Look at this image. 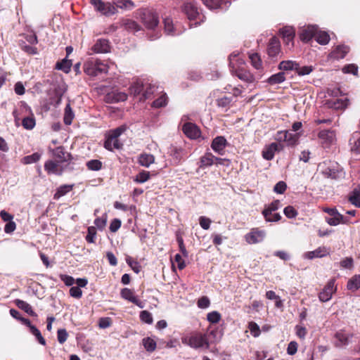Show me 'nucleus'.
<instances>
[{
    "mask_svg": "<svg viewBox=\"0 0 360 360\" xmlns=\"http://www.w3.org/2000/svg\"><path fill=\"white\" fill-rule=\"evenodd\" d=\"M181 342L195 349L206 350L210 348V340L207 334L200 332H192L184 335L181 338Z\"/></svg>",
    "mask_w": 360,
    "mask_h": 360,
    "instance_id": "f257e3e1",
    "label": "nucleus"
},
{
    "mask_svg": "<svg viewBox=\"0 0 360 360\" xmlns=\"http://www.w3.org/2000/svg\"><path fill=\"white\" fill-rule=\"evenodd\" d=\"M245 61L238 57V54L233 53L229 56V65L235 71L236 76L242 81L251 83L255 81L254 75L250 71L244 70Z\"/></svg>",
    "mask_w": 360,
    "mask_h": 360,
    "instance_id": "f03ea898",
    "label": "nucleus"
},
{
    "mask_svg": "<svg viewBox=\"0 0 360 360\" xmlns=\"http://www.w3.org/2000/svg\"><path fill=\"white\" fill-rule=\"evenodd\" d=\"M108 71V65L99 60H89L84 64V72L91 77H96L99 75L107 73Z\"/></svg>",
    "mask_w": 360,
    "mask_h": 360,
    "instance_id": "7ed1b4c3",
    "label": "nucleus"
},
{
    "mask_svg": "<svg viewBox=\"0 0 360 360\" xmlns=\"http://www.w3.org/2000/svg\"><path fill=\"white\" fill-rule=\"evenodd\" d=\"M318 170L326 178H330L332 179H337L342 174V171L339 169L337 165L330 161H324L319 163Z\"/></svg>",
    "mask_w": 360,
    "mask_h": 360,
    "instance_id": "20e7f679",
    "label": "nucleus"
},
{
    "mask_svg": "<svg viewBox=\"0 0 360 360\" xmlns=\"http://www.w3.org/2000/svg\"><path fill=\"white\" fill-rule=\"evenodd\" d=\"M94 9L105 16H110L117 13V8L110 2L103 0H91Z\"/></svg>",
    "mask_w": 360,
    "mask_h": 360,
    "instance_id": "39448f33",
    "label": "nucleus"
},
{
    "mask_svg": "<svg viewBox=\"0 0 360 360\" xmlns=\"http://www.w3.org/2000/svg\"><path fill=\"white\" fill-rule=\"evenodd\" d=\"M141 21L148 30H154L159 23L157 13L151 10H144L141 15Z\"/></svg>",
    "mask_w": 360,
    "mask_h": 360,
    "instance_id": "423d86ee",
    "label": "nucleus"
},
{
    "mask_svg": "<svg viewBox=\"0 0 360 360\" xmlns=\"http://www.w3.org/2000/svg\"><path fill=\"white\" fill-rule=\"evenodd\" d=\"M318 138L321 145L325 148H328L335 143L336 134L333 130L323 129L319 132Z\"/></svg>",
    "mask_w": 360,
    "mask_h": 360,
    "instance_id": "0eeeda50",
    "label": "nucleus"
},
{
    "mask_svg": "<svg viewBox=\"0 0 360 360\" xmlns=\"http://www.w3.org/2000/svg\"><path fill=\"white\" fill-rule=\"evenodd\" d=\"M182 9L189 20L196 19L198 18L200 19V22L195 23V26L200 25L201 22H203L205 17L202 16L201 18L197 7L195 6L193 1L185 3L184 4Z\"/></svg>",
    "mask_w": 360,
    "mask_h": 360,
    "instance_id": "6e6552de",
    "label": "nucleus"
},
{
    "mask_svg": "<svg viewBox=\"0 0 360 360\" xmlns=\"http://www.w3.org/2000/svg\"><path fill=\"white\" fill-rule=\"evenodd\" d=\"M349 47L346 45H338L333 48L328 56V60L335 61L345 58L349 52Z\"/></svg>",
    "mask_w": 360,
    "mask_h": 360,
    "instance_id": "1a4fd4ad",
    "label": "nucleus"
},
{
    "mask_svg": "<svg viewBox=\"0 0 360 360\" xmlns=\"http://www.w3.org/2000/svg\"><path fill=\"white\" fill-rule=\"evenodd\" d=\"M265 236L266 231L264 230L255 228L252 229L250 232L247 233L245 236V238L248 243L255 244L263 241Z\"/></svg>",
    "mask_w": 360,
    "mask_h": 360,
    "instance_id": "9d476101",
    "label": "nucleus"
},
{
    "mask_svg": "<svg viewBox=\"0 0 360 360\" xmlns=\"http://www.w3.org/2000/svg\"><path fill=\"white\" fill-rule=\"evenodd\" d=\"M326 222L330 226H338L342 224H349L351 223L349 217L343 216L335 208L330 217L326 218Z\"/></svg>",
    "mask_w": 360,
    "mask_h": 360,
    "instance_id": "9b49d317",
    "label": "nucleus"
},
{
    "mask_svg": "<svg viewBox=\"0 0 360 360\" xmlns=\"http://www.w3.org/2000/svg\"><path fill=\"white\" fill-rule=\"evenodd\" d=\"M336 291L335 285V280H330L326 285L323 288L322 291L319 295V298L321 302H326L329 301L333 296V294Z\"/></svg>",
    "mask_w": 360,
    "mask_h": 360,
    "instance_id": "f8f14e48",
    "label": "nucleus"
},
{
    "mask_svg": "<svg viewBox=\"0 0 360 360\" xmlns=\"http://www.w3.org/2000/svg\"><path fill=\"white\" fill-rule=\"evenodd\" d=\"M298 134H293L288 131H281L276 134V139L279 142H285L288 146H294L298 141Z\"/></svg>",
    "mask_w": 360,
    "mask_h": 360,
    "instance_id": "ddd939ff",
    "label": "nucleus"
},
{
    "mask_svg": "<svg viewBox=\"0 0 360 360\" xmlns=\"http://www.w3.org/2000/svg\"><path fill=\"white\" fill-rule=\"evenodd\" d=\"M62 165L57 160H48L44 164V169L49 174L60 175L64 169Z\"/></svg>",
    "mask_w": 360,
    "mask_h": 360,
    "instance_id": "4468645a",
    "label": "nucleus"
},
{
    "mask_svg": "<svg viewBox=\"0 0 360 360\" xmlns=\"http://www.w3.org/2000/svg\"><path fill=\"white\" fill-rule=\"evenodd\" d=\"M120 295L123 299L132 302L133 304L138 306L139 308L142 309L144 307L143 302L139 300L136 297V296L134 295V292L132 290L127 288H123L121 290Z\"/></svg>",
    "mask_w": 360,
    "mask_h": 360,
    "instance_id": "2eb2a0df",
    "label": "nucleus"
},
{
    "mask_svg": "<svg viewBox=\"0 0 360 360\" xmlns=\"http://www.w3.org/2000/svg\"><path fill=\"white\" fill-rule=\"evenodd\" d=\"M182 129L185 135L191 139H195L200 137V129L196 124L193 123H185L183 126Z\"/></svg>",
    "mask_w": 360,
    "mask_h": 360,
    "instance_id": "dca6fc26",
    "label": "nucleus"
},
{
    "mask_svg": "<svg viewBox=\"0 0 360 360\" xmlns=\"http://www.w3.org/2000/svg\"><path fill=\"white\" fill-rule=\"evenodd\" d=\"M227 145L226 139L221 136L214 138L212 142V149L219 155H224L225 148Z\"/></svg>",
    "mask_w": 360,
    "mask_h": 360,
    "instance_id": "f3484780",
    "label": "nucleus"
},
{
    "mask_svg": "<svg viewBox=\"0 0 360 360\" xmlns=\"http://www.w3.org/2000/svg\"><path fill=\"white\" fill-rule=\"evenodd\" d=\"M165 32L168 35H178L183 32L179 30L178 25H174L173 20L170 18L164 19Z\"/></svg>",
    "mask_w": 360,
    "mask_h": 360,
    "instance_id": "a211bd4d",
    "label": "nucleus"
},
{
    "mask_svg": "<svg viewBox=\"0 0 360 360\" xmlns=\"http://www.w3.org/2000/svg\"><path fill=\"white\" fill-rule=\"evenodd\" d=\"M329 255L328 248L323 246L319 247L313 251L307 252L304 254V258L307 259H313L314 258H321Z\"/></svg>",
    "mask_w": 360,
    "mask_h": 360,
    "instance_id": "6ab92c4d",
    "label": "nucleus"
},
{
    "mask_svg": "<svg viewBox=\"0 0 360 360\" xmlns=\"http://www.w3.org/2000/svg\"><path fill=\"white\" fill-rule=\"evenodd\" d=\"M317 30L318 27L316 25H308L304 27L300 33L301 40L303 41H310L313 37H315Z\"/></svg>",
    "mask_w": 360,
    "mask_h": 360,
    "instance_id": "aec40b11",
    "label": "nucleus"
},
{
    "mask_svg": "<svg viewBox=\"0 0 360 360\" xmlns=\"http://www.w3.org/2000/svg\"><path fill=\"white\" fill-rule=\"evenodd\" d=\"M92 51L96 53H105L110 51V45L107 39H98L92 47Z\"/></svg>",
    "mask_w": 360,
    "mask_h": 360,
    "instance_id": "412c9836",
    "label": "nucleus"
},
{
    "mask_svg": "<svg viewBox=\"0 0 360 360\" xmlns=\"http://www.w3.org/2000/svg\"><path fill=\"white\" fill-rule=\"evenodd\" d=\"M335 338L336 346L342 347L349 343V340L352 338V334L346 333L345 330H340L335 333Z\"/></svg>",
    "mask_w": 360,
    "mask_h": 360,
    "instance_id": "4be33fe9",
    "label": "nucleus"
},
{
    "mask_svg": "<svg viewBox=\"0 0 360 360\" xmlns=\"http://www.w3.org/2000/svg\"><path fill=\"white\" fill-rule=\"evenodd\" d=\"M104 147L108 150L112 151L114 149H120L122 147L118 139L114 138L109 134L106 136V139L104 143Z\"/></svg>",
    "mask_w": 360,
    "mask_h": 360,
    "instance_id": "5701e85b",
    "label": "nucleus"
},
{
    "mask_svg": "<svg viewBox=\"0 0 360 360\" xmlns=\"http://www.w3.org/2000/svg\"><path fill=\"white\" fill-rule=\"evenodd\" d=\"M281 146L276 143H271L267 146L262 152V156L265 160H271L274 158L275 153L280 150Z\"/></svg>",
    "mask_w": 360,
    "mask_h": 360,
    "instance_id": "b1692460",
    "label": "nucleus"
},
{
    "mask_svg": "<svg viewBox=\"0 0 360 360\" xmlns=\"http://www.w3.org/2000/svg\"><path fill=\"white\" fill-rule=\"evenodd\" d=\"M53 156L57 158V161L64 163L70 159V154L66 152L63 147L60 146L52 150Z\"/></svg>",
    "mask_w": 360,
    "mask_h": 360,
    "instance_id": "393cba45",
    "label": "nucleus"
},
{
    "mask_svg": "<svg viewBox=\"0 0 360 360\" xmlns=\"http://www.w3.org/2000/svg\"><path fill=\"white\" fill-rule=\"evenodd\" d=\"M215 156L212 153H205L200 158L199 162V168L205 169L211 167L214 164Z\"/></svg>",
    "mask_w": 360,
    "mask_h": 360,
    "instance_id": "a878e982",
    "label": "nucleus"
},
{
    "mask_svg": "<svg viewBox=\"0 0 360 360\" xmlns=\"http://www.w3.org/2000/svg\"><path fill=\"white\" fill-rule=\"evenodd\" d=\"M281 51L280 42L276 37H272L268 46V54L271 57H276Z\"/></svg>",
    "mask_w": 360,
    "mask_h": 360,
    "instance_id": "bb28decb",
    "label": "nucleus"
},
{
    "mask_svg": "<svg viewBox=\"0 0 360 360\" xmlns=\"http://www.w3.org/2000/svg\"><path fill=\"white\" fill-rule=\"evenodd\" d=\"M155 162V157L152 154L142 153L138 158V162L140 165L149 167Z\"/></svg>",
    "mask_w": 360,
    "mask_h": 360,
    "instance_id": "cd10ccee",
    "label": "nucleus"
},
{
    "mask_svg": "<svg viewBox=\"0 0 360 360\" xmlns=\"http://www.w3.org/2000/svg\"><path fill=\"white\" fill-rule=\"evenodd\" d=\"M203 4L210 9H216L219 7L227 8L230 4L229 2L225 1L223 6L222 0H202Z\"/></svg>",
    "mask_w": 360,
    "mask_h": 360,
    "instance_id": "c85d7f7f",
    "label": "nucleus"
},
{
    "mask_svg": "<svg viewBox=\"0 0 360 360\" xmlns=\"http://www.w3.org/2000/svg\"><path fill=\"white\" fill-rule=\"evenodd\" d=\"M330 36L326 31L317 30L315 35L316 41L321 45H326L330 41Z\"/></svg>",
    "mask_w": 360,
    "mask_h": 360,
    "instance_id": "c756f323",
    "label": "nucleus"
},
{
    "mask_svg": "<svg viewBox=\"0 0 360 360\" xmlns=\"http://www.w3.org/2000/svg\"><path fill=\"white\" fill-rule=\"evenodd\" d=\"M15 303L18 308L24 310L29 315L32 316H37L36 313L32 310L30 304H29L27 302L18 299L15 300Z\"/></svg>",
    "mask_w": 360,
    "mask_h": 360,
    "instance_id": "7c9ffc66",
    "label": "nucleus"
},
{
    "mask_svg": "<svg viewBox=\"0 0 360 360\" xmlns=\"http://www.w3.org/2000/svg\"><path fill=\"white\" fill-rule=\"evenodd\" d=\"M348 100L347 99H339L336 98L333 101H328V104L330 108H333L335 109H342L345 108L348 105Z\"/></svg>",
    "mask_w": 360,
    "mask_h": 360,
    "instance_id": "2f4dec72",
    "label": "nucleus"
},
{
    "mask_svg": "<svg viewBox=\"0 0 360 360\" xmlns=\"http://www.w3.org/2000/svg\"><path fill=\"white\" fill-rule=\"evenodd\" d=\"M278 68L281 70H295L297 68V63L293 60H283L279 63Z\"/></svg>",
    "mask_w": 360,
    "mask_h": 360,
    "instance_id": "473e14b6",
    "label": "nucleus"
},
{
    "mask_svg": "<svg viewBox=\"0 0 360 360\" xmlns=\"http://www.w3.org/2000/svg\"><path fill=\"white\" fill-rule=\"evenodd\" d=\"M206 334L210 340V345L214 342H219L222 337L221 332L217 328L213 329Z\"/></svg>",
    "mask_w": 360,
    "mask_h": 360,
    "instance_id": "72a5a7b5",
    "label": "nucleus"
},
{
    "mask_svg": "<svg viewBox=\"0 0 360 360\" xmlns=\"http://www.w3.org/2000/svg\"><path fill=\"white\" fill-rule=\"evenodd\" d=\"M115 4L117 8L125 11H131L135 7L131 0H117Z\"/></svg>",
    "mask_w": 360,
    "mask_h": 360,
    "instance_id": "f704fd0d",
    "label": "nucleus"
},
{
    "mask_svg": "<svg viewBox=\"0 0 360 360\" xmlns=\"http://www.w3.org/2000/svg\"><path fill=\"white\" fill-rule=\"evenodd\" d=\"M169 154L173 157L174 162L179 164L183 158V150L176 147H171Z\"/></svg>",
    "mask_w": 360,
    "mask_h": 360,
    "instance_id": "c9c22d12",
    "label": "nucleus"
},
{
    "mask_svg": "<svg viewBox=\"0 0 360 360\" xmlns=\"http://www.w3.org/2000/svg\"><path fill=\"white\" fill-rule=\"evenodd\" d=\"M249 58L250 60L251 65L256 70H261L262 68V62L257 53H253L249 54Z\"/></svg>",
    "mask_w": 360,
    "mask_h": 360,
    "instance_id": "e433bc0d",
    "label": "nucleus"
},
{
    "mask_svg": "<svg viewBox=\"0 0 360 360\" xmlns=\"http://www.w3.org/2000/svg\"><path fill=\"white\" fill-rule=\"evenodd\" d=\"M360 288V275H355L347 283V288L355 291Z\"/></svg>",
    "mask_w": 360,
    "mask_h": 360,
    "instance_id": "4c0bfd02",
    "label": "nucleus"
},
{
    "mask_svg": "<svg viewBox=\"0 0 360 360\" xmlns=\"http://www.w3.org/2000/svg\"><path fill=\"white\" fill-rule=\"evenodd\" d=\"M75 117L74 112L70 104H68L65 108L64 122L66 125H70Z\"/></svg>",
    "mask_w": 360,
    "mask_h": 360,
    "instance_id": "58836bf2",
    "label": "nucleus"
},
{
    "mask_svg": "<svg viewBox=\"0 0 360 360\" xmlns=\"http://www.w3.org/2000/svg\"><path fill=\"white\" fill-rule=\"evenodd\" d=\"M281 205V202L278 200L273 201L267 207L262 211L264 217H266V214H271V213L277 210Z\"/></svg>",
    "mask_w": 360,
    "mask_h": 360,
    "instance_id": "ea45409f",
    "label": "nucleus"
},
{
    "mask_svg": "<svg viewBox=\"0 0 360 360\" xmlns=\"http://www.w3.org/2000/svg\"><path fill=\"white\" fill-rule=\"evenodd\" d=\"M285 79V74L282 72L271 75L269 79L268 82L271 84H281Z\"/></svg>",
    "mask_w": 360,
    "mask_h": 360,
    "instance_id": "a19ab883",
    "label": "nucleus"
},
{
    "mask_svg": "<svg viewBox=\"0 0 360 360\" xmlns=\"http://www.w3.org/2000/svg\"><path fill=\"white\" fill-rule=\"evenodd\" d=\"M72 189V185H63L60 186L56 193L54 194V198L58 199L60 197L65 195L66 193L70 192Z\"/></svg>",
    "mask_w": 360,
    "mask_h": 360,
    "instance_id": "79ce46f5",
    "label": "nucleus"
},
{
    "mask_svg": "<svg viewBox=\"0 0 360 360\" xmlns=\"http://www.w3.org/2000/svg\"><path fill=\"white\" fill-rule=\"evenodd\" d=\"M349 142L352 145V150L360 153V134H354Z\"/></svg>",
    "mask_w": 360,
    "mask_h": 360,
    "instance_id": "37998d69",
    "label": "nucleus"
},
{
    "mask_svg": "<svg viewBox=\"0 0 360 360\" xmlns=\"http://www.w3.org/2000/svg\"><path fill=\"white\" fill-rule=\"evenodd\" d=\"M72 66V62L70 60L63 59L61 62L56 64L58 70H63L64 72L68 73L70 72Z\"/></svg>",
    "mask_w": 360,
    "mask_h": 360,
    "instance_id": "c03bdc74",
    "label": "nucleus"
},
{
    "mask_svg": "<svg viewBox=\"0 0 360 360\" xmlns=\"http://www.w3.org/2000/svg\"><path fill=\"white\" fill-rule=\"evenodd\" d=\"M314 68L312 65H306L303 67H300L297 63V68H296V72L299 76H304L309 75L313 70Z\"/></svg>",
    "mask_w": 360,
    "mask_h": 360,
    "instance_id": "a18cd8bd",
    "label": "nucleus"
},
{
    "mask_svg": "<svg viewBox=\"0 0 360 360\" xmlns=\"http://www.w3.org/2000/svg\"><path fill=\"white\" fill-rule=\"evenodd\" d=\"M150 174L149 172L143 170L136 176L134 181L143 184L147 181L150 179Z\"/></svg>",
    "mask_w": 360,
    "mask_h": 360,
    "instance_id": "49530a36",
    "label": "nucleus"
},
{
    "mask_svg": "<svg viewBox=\"0 0 360 360\" xmlns=\"http://www.w3.org/2000/svg\"><path fill=\"white\" fill-rule=\"evenodd\" d=\"M41 154L39 153H34L30 155H27L23 158L22 163L26 164V165L34 163L39 160V159L41 158Z\"/></svg>",
    "mask_w": 360,
    "mask_h": 360,
    "instance_id": "de8ad7c7",
    "label": "nucleus"
},
{
    "mask_svg": "<svg viewBox=\"0 0 360 360\" xmlns=\"http://www.w3.org/2000/svg\"><path fill=\"white\" fill-rule=\"evenodd\" d=\"M143 345L148 352H153L156 348V342L150 338L143 339Z\"/></svg>",
    "mask_w": 360,
    "mask_h": 360,
    "instance_id": "09e8293b",
    "label": "nucleus"
},
{
    "mask_svg": "<svg viewBox=\"0 0 360 360\" xmlns=\"http://www.w3.org/2000/svg\"><path fill=\"white\" fill-rule=\"evenodd\" d=\"M86 167L89 170L98 171L102 167V162L98 160H91L86 162Z\"/></svg>",
    "mask_w": 360,
    "mask_h": 360,
    "instance_id": "8fccbe9b",
    "label": "nucleus"
},
{
    "mask_svg": "<svg viewBox=\"0 0 360 360\" xmlns=\"http://www.w3.org/2000/svg\"><path fill=\"white\" fill-rule=\"evenodd\" d=\"M167 104V97L166 94H162L153 102L152 106L156 108H159L165 106Z\"/></svg>",
    "mask_w": 360,
    "mask_h": 360,
    "instance_id": "3c124183",
    "label": "nucleus"
},
{
    "mask_svg": "<svg viewBox=\"0 0 360 360\" xmlns=\"http://www.w3.org/2000/svg\"><path fill=\"white\" fill-rule=\"evenodd\" d=\"M221 319V314L217 311H211L207 315V319L211 323H217L220 321Z\"/></svg>",
    "mask_w": 360,
    "mask_h": 360,
    "instance_id": "603ef678",
    "label": "nucleus"
},
{
    "mask_svg": "<svg viewBox=\"0 0 360 360\" xmlns=\"http://www.w3.org/2000/svg\"><path fill=\"white\" fill-rule=\"evenodd\" d=\"M124 27L126 30L131 32H137L140 30V26L139 24L131 20H127L124 22Z\"/></svg>",
    "mask_w": 360,
    "mask_h": 360,
    "instance_id": "864d4df0",
    "label": "nucleus"
},
{
    "mask_svg": "<svg viewBox=\"0 0 360 360\" xmlns=\"http://www.w3.org/2000/svg\"><path fill=\"white\" fill-rule=\"evenodd\" d=\"M342 70L345 74H352L354 75H358V66L355 64L345 65Z\"/></svg>",
    "mask_w": 360,
    "mask_h": 360,
    "instance_id": "5fc2aeb1",
    "label": "nucleus"
},
{
    "mask_svg": "<svg viewBox=\"0 0 360 360\" xmlns=\"http://www.w3.org/2000/svg\"><path fill=\"white\" fill-rule=\"evenodd\" d=\"M280 33L283 38L290 37V39H294L295 30L292 27H285L280 30Z\"/></svg>",
    "mask_w": 360,
    "mask_h": 360,
    "instance_id": "6e6d98bb",
    "label": "nucleus"
},
{
    "mask_svg": "<svg viewBox=\"0 0 360 360\" xmlns=\"http://www.w3.org/2000/svg\"><path fill=\"white\" fill-rule=\"evenodd\" d=\"M22 124L26 129H32L35 126V120L33 117H27L22 120Z\"/></svg>",
    "mask_w": 360,
    "mask_h": 360,
    "instance_id": "4d7b16f0",
    "label": "nucleus"
},
{
    "mask_svg": "<svg viewBox=\"0 0 360 360\" xmlns=\"http://www.w3.org/2000/svg\"><path fill=\"white\" fill-rule=\"evenodd\" d=\"M140 319L142 322L148 324H151L153 321L152 314L146 310L141 311Z\"/></svg>",
    "mask_w": 360,
    "mask_h": 360,
    "instance_id": "13d9d810",
    "label": "nucleus"
},
{
    "mask_svg": "<svg viewBox=\"0 0 360 360\" xmlns=\"http://www.w3.org/2000/svg\"><path fill=\"white\" fill-rule=\"evenodd\" d=\"M349 201L356 207H360V195L353 191L349 196Z\"/></svg>",
    "mask_w": 360,
    "mask_h": 360,
    "instance_id": "bf43d9fd",
    "label": "nucleus"
},
{
    "mask_svg": "<svg viewBox=\"0 0 360 360\" xmlns=\"http://www.w3.org/2000/svg\"><path fill=\"white\" fill-rule=\"evenodd\" d=\"M283 213L289 219L295 218L297 215V211L292 206H287L284 208Z\"/></svg>",
    "mask_w": 360,
    "mask_h": 360,
    "instance_id": "052dcab7",
    "label": "nucleus"
},
{
    "mask_svg": "<svg viewBox=\"0 0 360 360\" xmlns=\"http://www.w3.org/2000/svg\"><path fill=\"white\" fill-rule=\"evenodd\" d=\"M248 329L255 338H257L260 335L259 326L255 322H250L248 324Z\"/></svg>",
    "mask_w": 360,
    "mask_h": 360,
    "instance_id": "680f3d73",
    "label": "nucleus"
},
{
    "mask_svg": "<svg viewBox=\"0 0 360 360\" xmlns=\"http://www.w3.org/2000/svg\"><path fill=\"white\" fill-rule=\"evenodd\" d=\"M68 334L65 328L58 329L57 331L58 341L60 344H63L68 339Z\"/></svg>",
    "mask_w": 360,
    "mask_h": 360,
    "instance_id": "e2e57ef3",
    "label": "nucleus"
},
{
    "mask_svg": "<svg viewBox=\"0 0 360 360\" xmlns=\"http://www.w3.org/2000/svg\"><path fill=\"white\" fill-rule=\"evenodd\" d=\"M111 96L114 102L124 101L127 99V94L124 92H113Z\"/></svg>",
    "mask_w": 360,
    "mask_h": 360,
    "instance_id": "0e129e2a",
    "label": "nucleus"
},
{
    "mask_svg": "<svg viewBox=\"0 0 360 360\" xmlns=\"http://www.w3.org/2000/svg\"><path fill=\"white\" fill-rule=\"evenodd\" d=\"M127 129L126 126L122 125L116 129L109 131L108 134L112 136L114 138L118 139V137L122 134Z\"/></svg>",
    "mask_w": 360,
    "mask_h": 360,
    "instance_id": "69168bd1",
    "label": "nucleus"
},
{
    "mask_svg": "<svg viewBox=\"0 0 360 360\" xmlns=\"http://www.w3.org/2000/svg\"><path fill=\"white\" fill-rule=\"evenodd\" d=\"M96 235V230L94 226H90L88 228V233L86 236V240L89 243H94L95 236Z\"/></svg>",
    "mask_w": 360,
    "mask_h": 360,
    "instance_id": "338daca9",
    "label": "nucleus"
},
{
    "mask_svg": "<svg viewBox=\"0 0 360 360\" xmlns=\"http://www.w3.org/2000/svg\"><path fill=\"white\" fill-rule=\"evenodd\" d=\"M126 262L135 273L138 274L140 271V266L139 263L133 260L131 257H128L126 259Z\"/></svg>",
    "mask_w": 360,
    "mask_h": 360,
    "instance_id": "774afa93",
    "label": "nucleus"
}]
</instances>
